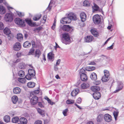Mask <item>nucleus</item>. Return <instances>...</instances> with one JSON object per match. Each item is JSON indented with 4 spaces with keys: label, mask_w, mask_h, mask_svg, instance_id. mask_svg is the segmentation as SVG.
Returning <instances> with one entry per match:
<instances>
[{
    "label": "nucleus",
    "mask_w": 124,
    "mask_h": 124,
    "mask_svg": "<svg viewBox=\"0 0 124 124\" xmlns=\"http://www.w3.org/2000/svg\"><path fill=\"white\" fill-rule=\"evenodd\" d=\"M62 41L63 43L67 45L71 43L70 37L68 33H64L62 34Z\"/></svg>",
    "instance_id": "2"
},
{
    "label": "nucleus",
    "mask_w": 124,
    "mask_h": 124,
    "mask_svg": "<svg viewBox=\"0 0 124 124\" xmlns=\"http://www.w3.org/2000/svg\"><path fill=\"white\" fill-rule=\"evenodd\" d=\"M30 98L31 99V104L35 105L38 102V98L36 96L30 94Z\"/></svg>",
    "instance_id": "4"
},
{
    "label": "nucleus",
    "mask_w": 124,
    "mask_h": 124,
    "mask_svg": "<svg viewBox=\"0 0 124 124\" xmlns=\"http://www.w3.org/2000/svg\"><path fill=\"white\" fill-rule=\"evenodd\" d=\"M25 21L30 25H31L32 24V22L30 20L25 19Z\"/></svg>",
    "instance_id": "53"
},
{
    "label": "nucleus",
    "mask_w": 124,
    "mask_h": 124,
    "mask_svg": "<svg viewBox=\"0 0 124 124\" xmlns=\"http://www.w3.org/2000/svg\"><path fill=\"white\" fill-rule=\"evenodd\" d=\"M48 57L49 59L53 61L54 60V55L52 52H50L48 54Z\"/></svg>",
    "instance_id": "21"
},
{
    "label": "nucleus",
    "mask_w": 124,
    "mask_h": 124,
    "mask_svg": "<svg viewBox=\"0 0 124 124\" xmlns=\"http://www.w3.org/2000/svg\"><path fill=\"white\" fill-rule=\"evenodd\" d=\"M61 60L60 59H59L57 60L56 61V64L55 65H59L61 62Z\"/></svg>",
    "instance_id": "61"
},
{
    "label": "nucleus",
    "mask_w": 124,
    "mask_h": 124,
    "mask_svg": "<svg viewBox=\"0 0 124 124\" xmlns=\"http://www.w3.org/2000/svg\"><path fill=\"white\" fill-rule=\"evenodd\" d=\"M77 16L73 13H70L68 15V17H64L61 20V23L62 24L69 23L71 22V20H77Z\"/></svg>",
    "instance_id": "1"
},
{
    "label": "nucleus",
    "mask_w": 124,
    "mask_h": 124,
    "mask_svg": "<svg viewBox=\"0 0 124 124\" xmlns=\"http://www.w3.org/2000/svg\"><path fill=\"white\" fill-rule=\"evenodd\" d=\"M18 75L19 77H22L24 76L25 73L23 71L20 70L18 72Z\"/></svg>",
    "instance_id": "39"
},
{
    "label": "nucleus",
    "mask_w": 124,
    "mask_h": 124,
    "mask_svg": "<svg viewBox=\"0 0 124 124\" xmlns=\"http://www.w3.org/2000/svg\"><path fill=\"white\" fill-rule=\"evenodd\" d=\"M4 3L5 4V5H6V6L7 7V8L8 10L9 11H10L13 9V8L11 7L10 5H9L6 2H4Z\"/></svg>",
    "instance_id": "38"
},
{
    "label": "nucleus",
    "mask_w": 124,
    "mask_h": 124,
    "mask_svg": "<svg viewBox=\"0 0 124 124\" xmlns=\"http://www.w3.org/2000/svg\"><path fill=\"white\" fill-rule=\"evenodd\" d=\"M117 85L115 93H116L122 90L124 85L123 83L121 81H117Z\"/></svg>",
    "instance_id": "8"
},
{
    "label": "nucleus",
    "mask_w": 124,
    "mask_h": 124,
    "mask_svg": "<svg viewBox=\"0 0 124 124\" xmlns=\"http://www.w3.org/2000/svg\"><path fill=\"white\" fill-rule=\"evenodd\" d=\"M90 77L93 80H95L97 79V75L94 72L92 73L90 75Z\"/></svg>",
    "instance_id": "23"
},
{
    "label": "nucleus",
    "mask_w": 124,
    "mask_h": 124,
    "mask_svg": "<svg viewBox=\"0 0 124 124\" xmlns=\"http://www.w3.org/2000/svg\"><path fill=\"white\" fill-rule=\"evenodd\" d=\"M62 30L64 31H69L71 32L73 31L72 27L69 25H64L62 27Z\"/></svg>",
    "instance_id": "9"
},
{
    "label": "nucleus",
    "mask_w": 124,
    "mask_h": 124,
    "mask_svg": "<svg viewBox=\"0 0 124 124\" xmlns=\"http://www.w3.org/2000/svg\"><path fill=\"white\" fill-rule=\"evenodd\" d=\"M39 92V90H35L33 92V94L32 95H33V94H38Z\"/></svg>",
    "instance_id": "58"
},
{
    "label": "nucleus",
    "mask_w": 124,
    "mask_h": 124,
    "mask_svg": "<svg viewBox=\"0 0 124 124\" xmlns=\"http://www.w3.org/2000/svg\"><path fill=\"white\" fill-rule=\"evenodd\" d=\"M104 119L106 122H110L112 120L111 116L108 114H105L104 116Z\"/></svg>",
    "instance_id": "11"
},
{
    "label": "nucleus",
    "mask_w": 124,
    "mask_h": 124,
    "mask_svg": "<svg viewBox=\"0 0 124 124\" xmlns=\"http://www.w3.org/2000/svg\"><path fill=\"white\" fill-rule=\"evenodd\" d=\"M34 51V49L32 48H31L28 54L29 55H33Z\"/></svg>",
    "instance_id": "47"
},
{
    "label": "nucleus",
    "mask_w": 124,
    "mask_h": 124,
    "mask_svg": "<svg viewBox=\"0 0 124 124\" xmlns=\"http://www.w3.org/2000/svg\"><path fill=\"white\" fill-rule=\"evenodd\" d=\"M104 56H105V55H103L100 56L101 58L99 59H98L99 60V62H102L103 61H104Z\"/></svg>",
    "instance_id": "52"
},
{
    "label": "nucleus",
    "mask_w": 124,
    "mask_h": 124,
    "mask_svg": "<svg viewBox=\"0 0 124 124\" xmlns=\"http://www.w3.org/2000/svg\"><path fill=\"white\" fill-rule=\"evenodd\" d=\"M25 78L26 79L28 80H30L31 79V76H29L28 75H27L25 76Z\"/></svg>",
    "instance_id": "64"
},
{
    "label": "nucleus",
    "mask_w": 124,
    "mask_h": 124,
    "mask_svg": "<svg viewBox=\"0 0 124 124\" xmlns=\"http://www.w3.org/2000/svg\"><path fill=\"white\" fill-rule=\"evenodd\" d=\"M109 78V77L104 76L102 77L101 80L103 82H106L108 80Z\"/></svg>",
    "instance_id": "35"
},
{
    "label": "nucleus",
    "mask_w": 124,
    "mask_h": 124,
    "mask_svg": "<svg viewBox=\"0 0 124 124\" xmlns=\"http://www.w3.org/2000/svg\"><path fill=\"white\" fill-rule=\"evenodd\" d=\"M85 70L83 68H82L80 70L79 74L80 75L84 74H86Z\"/></svg>",
    "instance_id": "45"
},
{
    "label": "nucleus",
    "mask_w": 124,
    "mask_h": 124,
    "mask_svg": "<svg viewBox=\"0 0 124 124\" xmlns=\"http://www.w3.org/2000/svg\"><path fill=\"white\" fill-rule=\"evenodd\" d=\"M80 16L82 21V23H81L80 25L81 26L83 27L84 26L85 24L84 22L85 21L86 19V14L83 12H81L80 14Z\"/></svg>",
    "instance_id": "5"
},
{
    "label": "nucleus",
    "mask_w": 124,
    "mask_h": 124,
    "mask_svg": "<svg viewBox=\"0 0 124 124\" xmlns=\"http://www.w3.org/2000/svg\"><path fill=\"white\" fill-rule=\"evenodd\" d=\"M101 83V81H95L94 82V84L96 85H98L100 84Z\"/></svg>",
    "instance_id": "60"
},
{
    "label": "nucleus",
    "mask_w": 124,
    "mask_h": 124,
    "mask_svg": "<svg viewBox=\"0 0 124 124\" xmlns=\"http://www.w3.org/2000/svg\"><path fill=\"white\" fill-rule=\"evenodd\" d=\"M3 31L4 34L8 35L11 33L10 29L8 27H6L4 30Z\"/></svg>",
    "instance_id": "22"
},
{
    "label": "nucleus",
    "mask_w": 124,
    "mask_h": 124,
    "mask_svg": "<svg viewBox=\"0 0 124 124\" xmlns=\"http://www.w3.org/2000/svg\"><path fill=\"white\" fill-rule=\"evenodd\" d=\"M103 117V115L102 114H99L98 116L97 120V122H100L102 121Z\"/></svg>",
    "instance_id": "26"
},
{
    "label": "nucleus",
    "mask_w": 124,
    "mask_h": 124,
    "mask_svg": "<svg viewBox=\"0 0 124 124\" xmlns=\"http://www.w3.org/2000/svg\"><path fill=\"white\" fill-rule=\"evenodd\" d=\"M17 37L18 40L19 41H21L23 40V36L21 34H17Z\"/></svg>",
    "instance_id": "28"
},
{
    "label": "nucleus",
    "mask_w": 124,
    "mask_h": 124,
    "mask_svg": "<svg viewBox=\"0 0 124 124\" xmlns=\"http://www.w3.org/2000/svg\"><path fill=\"white\" fill-rule=\"evenodd\" d=\"M8 35V38L9 40H12L13 39L14 37L13 35L12 34H11V33Z\"/></svg>",
    "instance_id": "51"
},
{
    "label": "nucleus",
    "mask_w": 124,
    "mask_h": 124,
    "mask_svg": "<svg viewBox=\"0 0 124 124\" xmlns=\"http://www.w3.org/2000/svg\"><path fill=\"white\" fill-rule=\"evenodd\" d=\"M28 73L29 76L31 77L34 76L35 74V71L32 69H29V70Z\"/></svg>",
    "instance_id": "15"
},
{
    "label": "nucleus",
    "mask_w": 124,
    "mask_h": 124,
    "mask_svg": "<svg viewBox=\"0 0 124 124\" xmlns=\"http://www.w3.org/2000/svg\"><path fill=\"white\" fill-rule=\"evenodd\" d=\"M78 89L76 88L73 90L71 93V94L72 96L76 95L79 92Z\"/></svg>",
    "instance_id": "16"
},
{
    "label": "nucleus",
    "mask_w": 124,
    "mask_h": 124,
    "mask_svg": "<svg viewBox=\"0 0 124 124\" xmlns=\"http://www.w3.org/2000/svg\"><path fill=\"white\" fill-rule=\"evenodd\" d=\"M31 46V43L28 41L25 42L23 44V47L25 48H29Z\"/></svg>",
    "instance_id": "24"
},
{
    "label": "nucleus",
    "mask_w": 124,
    "mask_h": 124,
    "mask_svg": "<svg viewBox=\"0 0 124 124\" xmlns=\"http://www.w3.org/2000/svg\"><path fill=\"white\" fill-rule=\"evenodd\" d=\"M89 5V3L88 1H85L83 2V5L84 6H87Z\"/></svg>",
    "instance_id": "48"
},
{
    "label": "nucleus",
    "mask_w": 124,
    "mask_h": 124,
    "mask_svg": "<svg viewBox=\"0 0 124 124\" xmlns=\"http://www.w3.org/2000/svg\"><path fill=\"white\" fill-rule=\"evenodd\" d=\"M4 27V25L2 22H0V30H3Z\"/></svg>",
    "instance_id": "55"
},
{
    "label": "nucleus",
    "mask_w": 124,
    "mask_h": 124,
    "mask_svg": "<svg viewBox=\"0 0 124 124\" xmlns=\"http://www.w3.org/2000/svg\"><path fill=\"white\" fill-rule=\"evenodd\" d=\"M74 103V101L73 100L69 99L66 101V103L68 104H72Z\"/></svg>",
    "instance_id": "49"
},
{
    "label": "nucleus",
    "mask_w": 124,
    "mask_h": 124,
    "mask_svg": "<svg viewBox=\"0 0 124 124\" xmlns=\"http://www.w3.org/2000/svg\"><path fill=\"white\" fill-rule=\"evenodd\" d=\"M35 83L32 82H30L27 84V86L30 88H33L35 86Z\"/></svg>",
    "instance_id": "25"
},
{
    "label": "nucleus",
    "mask_w": 124,
    "mask_h": 124,
    "mask_svg": "<svg viewBox=\"0 0 124 124\" xmlns=\"http://www.w3.org/2000/svg\"><path fill=\"white\" fill-rule=\"evenodd\" d=\"M80 78L83 81H86L87 79V76L86 74H84L80 75Z\"/></svg>",
    "instance_id": "19"
},
{
    "label": "nucleus",
    "mask_w": 124,
    "mask_h": 124,
    "mask_svg": "<svg viewBox=\"0 0 124 124\" xmlns=\"http://www.w3.org/2000/svg\"><path fill=\"white\" fill-rule=\"evenodd\" d=\"M94 11H97L99 8V7L96 4L94 3V6L92 7Z\"/></svg>",
    "instance_id": "37"
},
{
    "label": "nucleus",
    "mask_w": 124,
    "mask_h": 124,
    "mask_svg": "<svg viewBox=\"0 0 124 124\" xmlns=\"http://www.w3.org/2000/svg\"><path fill=\"white\" fill-rule=\"evenodd\" d=\"M89 86V84L86 83H83L81 85V88L82 89H86Z\"/></svg>",
    "instance_id": "29"
},
{
    "label": "nucleus",
    "mask_w": 124,
    "mask_h": 124,
    "mask_svg": "<svg viewBox=\"0 0 124 124\" xmlns=\"http://www.w3.org/2000/svg\"><path fill=\"white\" fill-rule=\"evenodd\" d=\"M12 100L14 104H15L18 100V98L17 96H14L12 98Z\"/></svg>",
    "instance_id": "31"
},
{
    "label": "nucleus",
    "mask_w": 124,
    "mask_h": 124,
    "mask_svg": "<svg viewBox=\"0 0 124 124\" xmlns=\"http://www.w3.org/2000/svg\"><path fill=\"white\" fill-rule=\"evenodd\" d=\"M19 121L22 124H26L27 122V119L24 117H21L19 119Z\"/></svg>",
    "instance_id": "20"
},
{
    "label": "nucleus",
    "mask_w": 124,
    "mask_h": 124,
    "mask_svg": "<svg viewBox=\"0 0 124 124\" xmlns=\"http://www.w3.org/2000/svg\"><path fill=\"white\" fill-rule=\"evenodd\" d=\"M21 59H18L16 61H10V63L12 64V65H14L15 64L18 63L20 61Z\"/></svg>",
    "instance_id": "40"
},
{
    "label": "nucleus",
    "mask_w": 124,
    "mask_h": 124,
    "mask_svg": "<svg viewBox=\"0 0 124 124\" xmlns=\"http://www.w3.org/2000/svg\"><path fill=\"white\" fill-rule=\"evenodd\" d=\"M41 17V15H40L37 17H34L33 18V20L35 21H37L39 20Z\"/></svg>",
    "instance_id": "50"
},
{
    "label": "nucleus",
    "mask_w": 124,
    "mask_h": 124,
    "mask_svg": "<svg viewBox=\"0 0 124 124\" xmlns=\"http://www.w3.org/2000/svg\"><path fill=\"white\" fill-rule=\"evenodd\" d=\"M21 91V89L19 87H16L14 88L13 89V93L15 94H19L20 93Z\"/></svg>",
    "instance_id": "17"
},
{
    "label": "nucleus",
    "mask_w": 124,
    "mask_h": 124,
    "mask_svg": "<svg viewBox=\"0 0 124 124\" xmlns=\"http://www.w3.org/2000/svg\"><path fill=\"white\" fill-rule=\"evenodd\" d=\"M37 111L41 115L43 116H45V112L43 110H41L39 108H38L37 109Z\"/></svg>",
    "instance_id": "32"
},
{
    "label": "nucleus",
    "mask_w": 124,
    "mask_h": 124,
    "mask_svg": "<svg viewBox=\"0 0 124 124\" xmlns=\"http://www.w3.org/2000/svg\"><path fill=\"white\" fill-rule=\"evenodd\" d=\"M18 80L19 82L22 83H24L26 82V79L24 78H18Z\"/></svg>",
    "instance_id": "41"
},
{
    "label": "nucleus",
    "mask_w": 124,
    "mask_h": 124,
    "mask_svg": "<svg viewBox=\"0 0 124 124\" xmlns=\"http://www.w3.org/2000/svg\"><path fill=\"white\" fill-rule=\"evenodd\" d=\"M118 112L117 111H114L113 113V115L116 121L117 120V117L118 116Z\"/></svg>",
    "instance_id": "44"
},
{
    "label": "nucleus",
    "mask_w": 124,
    "mask_h": 124,
    "mask_svg": "<svg viewBox=\"0 0 124 124\" xmlns=\"http://www.w3.org/2000/svg\"><path fill=\"white\" fill-rule=\"evenodd\" d=\"M19 118L18 117H14L12 119V122L14 123H17L19 121Z\"/></svg>",
    "instance_id": "33"
},
{
    "label": "nucleus",
    "mask_w": 124,
    "mask_h": 124,
    "mask_svg": "<svg viewBox=\"0 0 124 124\" xmlns=\"http://www.w3.org/2000/svg\"><path fill=\"white\" fill-rule=\"evenodd\" d=\"M23 63L20 64L19 65V68L23 69H24V67L23 66Z\"/></svg>",
    "instance_id": "56"
},
{
    "label": "nucleus",
    "mask_w": 124,
    "mask_h": 124,
    "mask_svg": "<svg viewBox=\"0 0 124 124\" xmlns=\"http://www.w3.org/2000/svg\"><path fill=\"white\" fill-rule=\"evenodd\" d=\"M68 111V109H66L63 111L62 113L64 116H67V113Z\"/></svg>",
    "instance_id": "54"
},
{
    "label": "nucleus",
    "mask_w": 124,
    "mask_h": 124,
    "mask_svg": "<svg viewBox=\"0 0 124 124\" xmlns=\"http://www.w3.org/2000/svg\"><path fill=\"white\" fill-rule=\"evenodd\" d=\"M93 96L96 100H98L101 97L100 93L99 92H96L93 93Z\"/></svg>",
    "instance_id": "13"
},
{
    "label": "nucleus",
    "mask_w": 124,
    "mask_h": 124,
    "mask_svg": "<svg viewBox=\"0 0 124 124\" xmlns=\"http://www.w3.org/2000/svg\"><path fill=\"white\" fill-rule=\"evenodd\" d=\"M95 68L94 67L89 66L87 68L86 70L89 71H91L95 70Z\"/></svg>",
    "instance_id": "42"
},
{
    "label": "nucleus",
    "mask_w": 124,
    "mask_h": 124,
    "mask_svg": "<svg viewBox=\"0 0 124 124\" xmlns=\"http://www.w3.org/2000/svg\"><path fill=\"white\" fill-rule=\"evenodd\" d=\"M104 60L103 61V62L104 64H108L110 62H112V60L111 59L109 58H108L106 56H104Z\"/></svg>",
    "instance_id": "14"
},
{
    "label": "nucleus",
    "mask_w": 124,
    "mask_h": 124,
    "mask_svg": "<svg viewBox=\"0 0 124 124\" xmlns=\"http://www.w3.org/2000/svg\"><path fill=\"white\" fill-rule=\"evenodd\" d=\"M42 121L39 120L36 121L35 123V124H42Z\"/></svg>",
    "instance_id": "59"
},
{
    "label": "nucleus",
    "mask_w": 124,
    "mask_h": 124,
    "mask_svg": "<svg viewBox=\"0 0 124 124\" xmlns=\"http://www.w3.org/2000/svg\"><path fill=\"white\" fill-rule=\"evenodd\" d=\"M104 76L109 77L110 74L109 71L107 70H105L104 71Z\"/></svg>",
    "instance_id": "43"
},
{
    "label": "nucleus",
    "mask_w": 124,
    "mask_h": 124,
    "mask_svg": "<svg viewBox=\"0 0 124 124\" xmlns=\"http://www.w3.org/2000/svg\"><path fill=\"white\" fill-rule=\"evenodd\" d=\"M13 15L12 13H7L5 16V19L6 21L11 22L13 19Z\"/></svg>",
    "instance_id": "3"
},
{
    "label": "nucleus",
    "mask_w": 124,
    "mask_h": 124,
    "mask_svg": "<svg viewBox=\"0 0 124 124\" xmlns=\"http://www.w3.org/2000/svg\"><path fill=\"white\" fill-rule=\"evenodd\" d=\"M91 90L93 92H98L100 90V88L97 86H93L91 88Z\"/></svg>",
    "instance_id": "18"
},
{
    "label": "nucleus",
    "mask_w": 124,
    "mask_h": 124,
    "mask_svg": "<svg viewBox=\"0 0 124 124\" xmlns=\"http://www.w3.org/2000/svg\"><path fill=\"white\" fill-rule=\"evenodd\" d=\"M81 101L82 100L80 98H79L77 100L76 102L78 103H80L81 102Z\"/></svg>",
    "instance_id": "57"
},
{
    "label": "nucleus",
    "mask_w": 124,
    "mask_h": 124,
    "mask_svg": "<svg viewBox=\"0 0 124 124\" xmlns=\"http://www.w3.org/2000/svg\"><path fill=\"white\" fill-rule=\"evenodd\" d=\"M57 65H55L54 67V69L55 71H57L58 69V68L57 66Z\"/></svg>",
    "instance_id": "62"
},
{
    "label": "nucleus",
    "mask_w": 124,
    "mask_h": 124,
    "mask_svg": "<svg viewBox=\"0 0 124 124\" xmlns=\"http://www.w3.org/2000/svg\"><path fill=\"white\" fill-rule=\"evenodd\" d=\"M41 54L40 51L39 49H37L35 51V56L38 58L39 57V55Z\"/></svg>",
    "instance_id": "34"
},
{
    "label": "nucleus",
    "mask_w": 124,
    "mask_h": 124,
    "mask_svg": "<svg viewBox=\"0 0 124 124\" xmlns=\"http://www.w3.org/2000/svg\"><path fill=\"white\" fill-rule=\"evenodd\" d=\"M89 65H95L96 64L95 63L94 61H92L90 62V63L89 64Z\"/></svg>",
    "instance_id": "63"
},
{
    "label": "nucleus",
    "mask_w": 124,
    "mask_h": 124,
    "mask_svg": "<svg viewBox=\"0 0 124 124\" xmlns=\"http://www.w3.org/2000/svg\"><path fill=\"white\" fill-rule=\"evenodd\" d=\"M15 22L16 24L22 26L23 27L25 26L24 20L20 18H16L15 19Z\"/></svg>",
    "instance_id": "6"
},
{
    "label": "nucleus",
    "mask_w": 124,
    "mask_h": 124,
    "mask_svg": "<svg viewBox=\"0 0 124 124\" xmlns=\"http://www.w3.org/2000/svg\"><path fill=\"white\" fill-rule=\"evenodd\" d=\"M93 39V37L91 35L87 36L85 38V41L86 42H90Z\"/></svg>",
    "instance_id": "12"
},
{
    "label": "nucleus",
    "mask_w": 124,
    "mask_h": 124,
    "mask_svg": "<svg viewBox=\"0 0 124 124\" xmlns=\"http://www.w3.org/2000/svg\"><path fill=\"white\" fill-rule=\"evenodd\" d=\"M93 20L95 24H98L101 22V17L99 15L97 14L96 15L93 17Z\"/></svg>",
    "instance_id": "7"
},
{
    "label": "nucleus",
    "mask_w": 124,
    "mask_h": 124,
    "mask_svg": "<svg viewBox=\"0 0 124 124\" xmlns=\"http://www.w3.org/2000/svg\"><path fill=\"white\" fill-rule=\"evenodd\" d=\"M17 14L19 17H20L23 16L24 15L23 13L19 12H17Z\"/></svg>",
    "instance_id": "46"
},
{
    "label": "nucleus",
    "mask_w": 124,
    "mask_h": 124,
    "mask_svg": "<svg viewBox=\"0 0 124 124\" xmlns=\"http://www.w3.org/2000/svg\"><path fill=\"white\" fill-rule=\"evenodd\" d=\"M10 119V116L8 115L5 116L4 117V121L7 123H8L9 122Z\"/></svg>",
    "instance_id": "36"
},
{
    "label": "nucleus",
    "mask_w": 124,
    "mask_h": 124,
    "mask_svg": "<svg viewBox=\"0 0 124 124\" xmlns=\"http://www.w3.org/2000/svg\"><path fill=\"white\" fill-rule=\"evenodd\" d=\"M0 8V14L3 15L6 12V10L5 8L3 6H1Z\"/></svg>",
    "instance_id": "27"
},
{
    "label": "nucleus",
    "mask_w": 124,
    "mask_h": 124,
    "mask_svg": "<svg viewBox=\"0 0 124 124\" xmlns=\"http://www.w3.org/2000/svg\"><path fill=\"white\" fill-rule=\"evenodd\" d=\"M13 49L15 51H18L21 48V45L20 43L18 42H16L13 46Z\"/></svg>",
    "instance_id": "10"
},
{
    "label": "nucleus",
    "mask_w": 124,
    "mask_h": 124,
    "mask_svg": "<svg viewBox=\"0 0 124 124\" xmlns=\"http://www.w3.org/2000/svg\"><path fill=\"white\" fill-rule=\"evenodd\" d=\"M91 32L93 35L95 37H97L98 35V32L95 29H92L91 30Z\"/></svg>",
    "instance_id": "30"
}]
</instances>
